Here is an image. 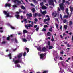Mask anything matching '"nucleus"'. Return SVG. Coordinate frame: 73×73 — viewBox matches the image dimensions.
<instances>
[{"label":"nucleus","instance_id":"nucleus-1","mask_svg":"<svg viewBox=\"0 0 73 73\" xmlns=\"http://www.w3.org/2000/svg\"><path fill=\"white\" fill-rule=\"evenodd\" d=\"M23 56V53H19L16 56H14L13 59V61L14 64H18V63H21V64H23L24 63L22 62L21 59V58Z\"/></svg>","mask_w":73,"mask_h":73},{"label":"nucleus","instance_id":"nucleus-2","mask_svg":"<svg viewBox=\"0 0 73 73\" xmlns=\"http://www.w3.org/2000/svg\"><path fill=\"white\" fill-rule=\"evenodd\" d=\"M35 47H36L37 49L40 52H46V49L45 47H43L42 48V49H41V47H39L38 48H37V46H35Z\"/></svg>","mask_w":73,"mask_h":73},{"label":"nucleus","instance_id":"nucleus-3","mask_svg":"<svg viewBox=\"0 0 73 73\" xmlns=\"http://www.w3.org/2000/svg\"><path fill=\"white\" fill-rule=\"evenodd\" d=\"M40 52H38V54L40 55V59H42V60H44V59H45L46 58V56L45 54H40Z\"/></svg>","mask_w":73,"mask_h":73},{"label":"nucleus","instance_id":"nucleus-4","mask_svg":"<svg viewBox=\"0 0 73 73\" xmlns=\"http://www.w3.org/2000/svg\"><path fill=\"white\" fill-rule=\"evenodd\" d=\"M32 25H31V24H27V25H25V27L27 29H28V27H33V25L34 22L33 21L31 22Z\"/></svg>","mask_w":73,"mask_h":73},{"label":"nucleus","instance_id":"nucleus-5","mask_svg":"<svg viewBox=\"0 0 73 73\" xmlns=\"http://www.w3.org/2000/svg\"><path fill=\"white\" fill-rule=\"evenodd\" d=\"M3 12L5 15H6V17H9V13L8 12V11H4Z\"/></svg>","mask_w":73,"mask_h":73},{"label":"nucleus","instance_id":"nucleus-6","mask_svg":"<svg viewBox=\"0 0 73 73\" xmlns=\"http://www.w3.org/2000/svg\"><path fill=\"white\" fill-rule=\"evenodd\" d=\"M64 4L63 3L59 4L61 10H64Z\"/></svg>","mask_w":73,"mask_h":73},{"label":"nucleus","instance_id":"nucleus-7","mask_svg":"<svg viewBox=\"0 0 73 73\" xmlns=\"http://www.w3.org/2000/svg\"><path fill=\"white\" fill-rule=\"evenodd\" d=\"M49 5H53V7L54 6V4L53 3V0H49Z\"/></svg>","mask_w":73,"mask_h":73},{"label":"nucleus","instance_id":"nucleus-8","mask_svg":"<svg viewBox=\"0 0 73 73\" xmlns=\"http://www.w3.org/2000/svg\"><path fill=\"white\" fill-rule=\"evenodd\" d=\"M13 1L14 3H17L18 4H21V2L19 1H18V0H13Z\"/></svg>","mask_w":73,"mask_h":73},{"label":"nucleus","instance_id":"nucleus-9","mask_svg":"<svg viewBox=\"0 0 73 73\" xmlns=\"http://www.w3.org/2000/svg\"><path fill=\"white\" fill-rule=\"evenodd\" d=\"M40 11L41 13H42V14L43 15H45V14L46 13V11H44L43 12H42L41 10H40Z\"/></svg>","mask_w":73,"mask_h":73},{"label":"nucleus","instance_id":"nucleus-10","mask_svg":"<svg viewBox=\"0 0 73 73\" xmlns=\"http://www.w3.org/2000/svg\"><path fill=\"white\" fill-rule=\"evenodd\" d=\"M70 16H71V14H70L68 16L65 15L64 16L63 18H68H68H70Z\"/></svg>","mask_w":73,"mask_h":73},{"label":"nucleus","instance_id":"nucleus-11","mask_svg":"<svg viewBox=\"0 0 73 73\" xmlns=\"http://www.w3.org/2000/svg\"><path fill=\"white\" fill-rule=\"evenodd\" d=\"M52 16H54V17H55L57 15V13H56V12L54 11V13H52Z\"/></svg>","mask_w":73,"mask_h":73},{"label":"nucleus","instance_id":"nucleus-12","mask_svg":"<svg viewBox=\"0 0 73 73\" xmlns=\"http://www.w3.org/2000/svg\"><path fill=\"white\" fill-rule=\"evenodd\" d=\"M17 48V47H16V48L13 49V48H11L10 50V51L11 52H15Z\"/></svg>","mask_w":73,"mask_h":73},{"label":"nucleus","instance_id":"nucleus-13","mask_svg":"<svg viewBox=\"0 0 73 73\" xmlns=\"http://www.w3.org/2000/svg\"><path fill=\"white\" fill-rule=\"evenodd\" d=\"M31 35H29L27 36V39L29 41L30 40H31Z\"/></svg>","mask_w":73,"mask_h":73},{"label":"nucleus","instance_id":"nucleus-14","mask_svg":"<svg viewBox=\"0 0 73 73\" xmlns=\"http://www.w3.org/2000/svg\"><path fill=\"white\" fill-rule=\"evenodd\" d=\"M60 64H61L62 66H64V64H65V62H59V63H58V64L59 65Z\"/></svg>","mask_w":73,"mask_h":73},{"label":"nucleus","instance_id":"nucleus-15","mask_svg":"<svg viewBox=\"0 0 73 73\" xmlns=\"http://www.w3.org/2000/svg\"><path fill=\"white\" fill-rule=\"evenodd\" d=\"M5 7H9V3H6L4 5Z\"/></svg>","mask_w":73,"mask_h":73},{"label":"nucleus","instance_id":"nucleus-16","mask_svg":"<svg viewBox=\"0 0 73 73\" xmlns=\"http://www.w3.org/2000/svg\"><path fill=\"white\" fill-rule=\"evenodd\" d=\"M26 16H27V17H32V14L31 13H30L29 14H27L26 15Z\"/></svg>","mask_w":73,"mask_h":73},{"label":"nucleus","instance_id":"nucleus-17","mask_svg":"<svg viewBox=\"0 0 73 73\" xmlns=\"http://www.w3.org/2000/svg\"><path fill=\"white\" fill-rule=\"evenodd\" d=\"M56 58H58L59 60H63V59L62 58V57H56Z\"/></svg>","mask_w":73,"mask_h":73},{"label":"nucleus","instance_id":"nucleus-18","mask_svg":"<svg viewBox=\"0 0 73 73\" xmlns=\"http://www.w3.org/2000/svg\"><path fill=\"white\" fill-rule=\"evenodd\" d=\"M46 8H47V7L44 5L42 7V9H46Z\"/></svg>","mask_w":73,"mask_h":73},{"label":"nucleus","instance_id":"nucleus-19","mask_svg":"<svg viewBox=\"0 0 73 73\" xmlns=\"http://www.w3.org/2000/svg\"><path fill=\"white\" fill-rule=\"evenodd\" d=\"M32 1L34 2L35 4H37L38 3L37 1H36V0H32Z\"/></svg>","mask_w":73,"mask_h":73},{"label":"nucleus","instance_id":"nucleus-20","mask_svg":"<svg viewBox=\"0 0 73 73\" xmlns=\"http://www.w3.org/2000/svg\"><path fill=\"white\" fill-rule=\"evenodd\" d=\"M15 17L18 19H20V16L19 15H15Z\"/></svg>","mask_w":73,"mask_h":73},{"label":"nucleus","instance_id":"nucleus-21","mask_svg":"<svg viewBox=\"0 0 73 73\" xmlns=\"http://www.w3.org/2000/svg\"><path fill=\"white\" fill-rule=\"evenodd\" d=\"M50 20V18L48 17V19H45L44 20V22H45V21H49Z\"/></svg>","mask_w":73,"mask_h":73},{"label":"nucleus","instance_id":"nucleus-22","mask_svg":"<svg viewBox=\"0 0 73 73\" xmlns=\"http://www.w3.org/2000/svg\"><path fill=\"white\" fill-rule=\"evenodd\" d=\"M15 67H16V68H21V66H20V65L17 64H16L15 65Z\"/></svg>","mask_w":73,"mask_h":73},{"label":"nucleus","instance_id":"nucleus-23","mask_svg":"<svg viewBox=\"0 0 73 73\" xmlns=\"http://www.w3.org/2000/svg\"><path fill=\"white\" fill-rule=\"evenodd\" d=\"M60 71H59V73H63V72H64V70H62V68H60Z\"/></svg>","mask_w":73,"mask_h":73},{"label":"nucleus","instance_id":"nucleus-24","mask_svg":"<svg viewBox=\"0 0 73 73\" xmlns=\"http://www.w3.org/2000/svg\"><path fill=\"white\" fill-rule=\"evenodd\" d=\"M9 26L10 28H11L12 29H15V28L13 27L10 24L9 25Z\"/></svg>","mask_w":73,"mask_h":73},{"label":"nucleus","instance_id":"nucleus-25","mask_svg":"<svg viewBox=\"0 0 73 73\" xmlns=\"http://www.w3.org/2000/svg\"><path fill=\"white\" fill-rule=\"evenodd\" d=\"M69 11V10L68 9L66 8V13L67 14V15H69V13H68V11Z\"/></svg>","mask_w":73,"mask_h":73},{"label":"nucleus","instance_id":"nucleus-26","mask_svg":"<svg viewBox=\"0 0 73 73\" xmlns=\"http://www.w3.org/2000/svg\"><path fill=\"white\" fill-rule=\"evenodd\" d=\"M47 35L48 36H51V33L50 32H48Z\"/></svg>","mask_w":73,"mask_h":73},{"label":"nucleus","instance_id":"nucleus-27","mask_svg":"<svg viewBox=\"0 0 73 73\" xmlns=\"http://www.w3.org/2000/svg\"><path fill=\"white\" fill-rule=\"evenodd\" d=\"M70 9L71 13H72V11H73V7H72V6H70Z\"/></svg>","mask_w":73,"mask_h":73},{"label":"nucleus","instance_id":"nucleus-28","mask_svg":"<svg viewBox=\"0 0 73 73\" xmlns=\"http://www.w3.org/2000/svg\"><path fill=\"white\" fill-rule=\"evenodd\" d=\"M22 40H23V42H27L28 41V40H26L25 39H22Z\"/></svg>","mask_w":73,"mask_h":73},{"label":"nucleus","instance_id":"nucleus-29","mask_svg":"<svg viewBox=\"0 0 73 73\" xmlns=\"http://www.w3.org/2000/svg\"><path fill=\"white\" fill-rule=\"evenodd\" d=\"M27 32H28V31L25 30H24L23 31V33H27Z\"/></svg>","mask_w":73,"mask_h":73},{"label":"nucleus","instance_id":"nucleus-30","mask_svg":"<svg viewBox=\"0 0 73 73\" xmlns=\"http://www.w3.org/2000/svg\"><path fill=\"white\" fill-rule=\"evenodd\" d=\"M58 13H60V12H61V10H60V9L59 7L58 8Z\"/></svg>","mask_w":73,"mask_h":73},{"label":"nucleus","instance_id":"nucleus-31","mask_svg":"<svg viewBox=\"0 0 73 73\" xmlns=\"http://www.w3.org/2000/svg\"><path fill=\"white\" fill-rule=\"evenodd\" d=\"M21 8L22 9H25V7H24L23 6H21Z\"/></svg>","mask_w":73,"mask_h":73},{"label":"nucleus","instance_id":"nucleus-32","mask_svg":"<svg viewBox=\"0 0 73 73\" xmlns=\"http://www.w3.org/2000/svg\"><path fill=\"white\" fill-rule=\"evenodd\" d=\"M34 17H36L37 16V13H35V14H33Z\"/></svg>","mask_w":73,"mask_h":73},{"label":"nucleus","instance_id":"nucleus-33","mask_svg":"<svg viewBox=\"0 0 73 73\" xmlns=\"http://www.w3.org/2000/svg\"><path fill=\"white\" fill-rule=\"evenodd\" d=\"M7 42L6 41H3L2 42V44H5Z\"/></svg>","mask_w":73,"mask_h":73},{"label":"nucleus","instance_id":"nucleus-34","mask_svg":"<svg viewBox=\"0 0 73 73\" xmlns=\"http://www.w3.org/2000/svg\"><path fill=\"white\" fill-rule=\"evenodd\" d=\"M64 27L65 28V29H67L68 26H67V25H65L64 26Z\"/></svg>","mask_w":73,"mask_h":73},{"label":"nucleus","instance_id":"nucleus-35","mask_svg":"<svg viewBox=\"0 0 73 73\" xmlns=\"http://www.w3.org/2000/svg\"><path fill=\"white\" fill-rule=\"evenodd\" d=\"M53 48V46H49V49H52Z\"/></svg>","mask_w":73,"mask_h":73},{"label":"nucleus","instance_id":"nucleus-36","mask_svg":"<svg viewBox=\"0 0 73 73\" xmlns=\"http://www.w3.org/2000/svg\"><path fill=\"white\" fill-rule=\"evenodd\" d=\"M52 28H54V27H51L49 29V31H50V32H52Z\"/></svg>","mask_w":73,"mask_h":73},{"label":"nucleus","instance_id":"nucleus-37","mask_svg":"<svg viewBox=\"0 0 73 73\" xmlns=\"http://www.w3.org/2000/svg\"><path fill=\"white\" fill-rule=\"evenodd\" d=\"M14 40L16 43H18V42L17 41V39H16V38H15L14 39Z\"/></svg>","mask_w":73,"mask_h":73},{"label":"nucleus","instance_id":"nucleus-38","mask_svg":"<svg viewBox=\"0 0 73 73\" xmlns=\"http://www.w3.org/2000/svg\"><path fill=\"white\" fill-rule=\"evenodd\" d=\"M25 49L27 50V53H28L29 52V50L27 48H25Z\"/></svg>","mask_w":73,"mask_h":73},{"label":"nucleus","instance_id":"nucleus-39","mask_svg":"<svg viewBox=\"0 0 73 73\" xmlns=\"http://www.w3.org/2000/svg\"><path fill=\"white\" fill-rule=\"evenodd\" d=\"M40 5L42 7L44 6V3H43V2H42L40 3Z\"/></svg>","mask_w":73,"mask_h":73},{"label":"nucleus","instance_id":"nucleus-40","mask_svg":"<svg viewBox=\"0 0 73 73\" xmlns=\"http://www.w3.org/2000/svg\"><path fill=\"white\" fill-rule=\"evenodd\" d=\"M9 58L11 60L12 59V56L11 55V53L9 54Z\"/></svg>","mask_w":73,"mask_h":73},{"label":"nucleus","instance_id":"nucleus-41","mask_svg":"<svg viewBox=\"0 0 73 73\" xmlns=\"http://www.w3.org/2000/svg\"><path fill=\"white\" fill-rule=\"evenodd\" d=\"M32 11L33 12H34L35 11V8H33L32 9Z\"/></svg>","mask_w":73,"mask_h":73},{"label":"nucleus","instance_id":"nucleus-42","mask_svg":"<svg viewBox=\"0 0 73 73\" xmlns=\"http://www.w3.org/2000/svg\"><path fill=\"white\" fill-rule=\"evenodd\" d=\"M46 31V29L43 28L42 29V31L45 32Z\"/></svg>","mask_w":73,"mask_h":73},{"label":"nucleus","instance_id":"nucleus-43","mask_svg":"<svg viewBox=\"0 0 73 73\" xmlns=\"http://www.w3.org/2000/svg\"><path fill=\"white\" fill-rule=\"evenodd\" d=\"M23 55V56H24V57H25V56H26V52H25L24 53Z\"/></svg>","mask_w":73,"mask_h":73},{"label":"nucleus","instance_id":"nucleus-44","mask_svg":"<svg viewBox=\"0 0 73 73\" xmlns=\"http://www.w3.org/2000/svg\"><path fill=\"white\" fill-rule=\"evenodd\" d=\"M24 21H25V24H26L27 23V19H24Z\"/></svg>","mask_w":73,"mask_h":73},{"label":"nucleus","instance_id":"nucleus-45","mask_svg":"<svg viewBox=\"0 0 73 73\" xmlns=\"http://www.w3.org/2000/svg\"><path fill=\"white\" fill-rule=\"evenodd\" d=\"M52 39H51V40L52 41H54V38H53V36H52Z\"/></svg>","mask_w":73,"mask_h":73},{"label":"nucleus","instance_id":"nucleus-46","mask_svg":"<svg viewBox=\"0 0 73 73\" xmlns=\"http://www.w3.org/2000/svg\"><path fill=\"white\" fill-rule=\"evenodd\" d=\"M72 21H70L69 23V25H72Z\"/></svg>","mask_w":73,"mask_h":73},{"label":"nucleus","instance_id":"nucleus-47","mask_svg":"<svg viewBox=\"0 0 73 73\" xmlns=\"http://www.w3.org/2000/svg\"><path fill=\"white\" fill-rule=\"evenodd\" d=\"M56 25L57 29H58V25L56 23Z\"/></svg>","mask_w":73,"mask_h":73},{"label":"nucleus","instance_id":"nucleus-48","mask_svg":"<svg viewBox=\"0 0 73 73\" xmlns=\"http://www.w3.org/2000/svg\"><path fill=\"white\" fill-rule=\"evenodd\" d=\"M60 18L61 19V20H62V15H61V14L60 15Z\"/></svg>","mask_w":73,"mask_h":73},{"label":"nucleus","instance_id":"nucleus-49","mask_svg":"<svg viewBox=\"0 0 73 73\" xmlns=\"http://www.w3.org/2000/svg\"><path fill=\"white\" fill-rule=\"evenodd\" d=\"M13 8H16L17 7V6L15 5H13Z\"/></svg>","mask_w":73,"mask_h":73},{"label":"nucleus","instance_id":"nucleus-50","mask_svg":"<svg viewBox=\"0 0 73 73\" xmlns=\"http://www.w3.org/2000/svg\"><path fill=\"white\" fill-rule=\"evenodd\" d=\"M72 46V45H69V44H67V46L68 47H70V46Z\"/></svg>","mask_w":73,"mask_h":73},{"label":"nucleus","instance_id":"nucleus-51","mask_svg":"<svg viewBox=\"0 0 73 73\" xmlns=\"http://www.w3.org/2000/svg\"><path fill=\"white\" fill-rule=\"evenodd\" d=\"M7 40H9V36H8V37L7 38Z\"/></svg>","mask_w":73,"mask_h":73},{"label":"nucleus","instance_id":"nucleus-52","mask_svg":"<svg viewBox=\"0 0 73 73\" xmlns=\"http://www.w3.org/2000/svg\"><path fill=\"white\" fill-rule=\"evenodd\" d=\"M66 19H64V21H63V22L64 23H66Z\"/></svg>","mask_w":73,"mask_h":73},{"label":"nucleus","instance_id":"nucleus-53","mask_svg":"<svg viewBox=\"0 0 73 73\" xmlns=\"http://www.w3.org/2000/svg\"><path fill=\"white\" fill-rule=\"evenodd\" d=\"M22 34V32H19L18 33V35H21V34Z\"/></svg>","mask_w":73,"mask_h":73},{"label":"nucleus","instance_id":"nucleus-54","mask_svg":"<svg viewBox=\"0 0 73 73\" xmlns=\"http://www.w3.org/2000/svg\"><path fill=\"white\" fill-rule=\"evenodd\" d=\"M60 37H61V38L62 39H63V36H62V35H60Z\"/></svg>","mask_w":73,"mask_h":73},{"label":"nucleus","instance_id":"nucleus-55","mask_svg":"<svg viewBox=\"0 0 73 73\" xmlns=\"http://www.w3.org/2000/svg\"><path fill=\"white\" fill-rule=\"evenodd\" d=\"M37 19L35 18V21H36V22H37Z\"/></svg>","mask_w":73,"mask_h":73},{"label":"nucleus","instance_id":"nucleus-56","mask_svg":"<svg viewBox=\"0 0 73 73\" xmlns=\"http://www.w3.org/2000/svg\"><path fill=\"white\" fill-rule=\"evenodd\" d=\"M47 27H48V26L46 25H45L44 26V28H46Z\"/></svg>","mask_w":73,"mask_h":73},{"label":"nucleus","instance_id":"nucleus-57","mask_svg":"<svg viewBox=\"0 0 73 73\" xmlns=\"http://www.w3.org/2000/svg\"><path fill=\"white\" fill-rule=\"evenodd\" d=\"M19 13H20V12H16V15H18V14H19Z\"/></svg>","mask_w":73,"mask_h":73},{"label":"nucleus","instance_id":"nucleus-58","mask_svg":"<svg viewBox=\"0 0 73 73\" xmlns=\"http://www.w3.org/2000/svg\"><path fill=\"white\" fill-rule=\"evenodd\" d=\"M38 29H39V27H37L36 29V30L38 31Z\"/></svg>","mask_w":73,"mask_h":73},{"label":"nucleus","instance_id":"nucleus-59","mask_svg":"<svg viewBox=\"0 0 73 73\" xmlns=\"http://www.w3.org/2000/svg\"><path fill=\"white\" fill-rule=\"evenodd\" d=\"M31 6H33V7H35V5H33V4H32V3L31 4Z\"/></svg>","mask_w":73,"mask_h":73},{"label":"nucleus","instance_id":"nucleus-60","mask_svg":"<svg viewBox=\"0 0 73 73\" xmlns=\"http://www.w3.org/2000/svg\"><path fill=\"white\" fill-rule=\"evenodd\" d=\"M37 27V25H35L34 26V28H36Z\"/></svg>","mask_w":73,"mask_h":73},{"label":"nucleus","instance_id":"nucleus-61","mask_svg":"<svg viewBox=\"0 0 73 73\" xmlns=\"http://www.w3.org/2000/svg\"><path fill=\"white\" fill-rule=\"evenodd\" d=\"M72 42H73V35L72 36Z\"/></svg>","mask_w":73,"mask_h":73},{"label":"nucleus","instance_id":"nucleus-62","mask_svg":"<svg viewBox=\"0 0 73 73\" xmlns=\"http://www.w3.org/2000/svg\"><path fill=\"white\" fill-rule=\"evenodd\" d=\"M48 44L49 45V46H50V41H48Z\"/></svg>","mask_w":73,"mask_h":73},{"label":"nucleus","instance_id":"nucleus-63","mask_svg":"<svg viewBox=\"0 0 73 73\" xmlns=\"http://www.w3.org/2000/svg\"><path fill=\"white\" fill-rule=\"evenodd\" d=\"M7 57H9V54L8 55H7L6 56Z\"/></svg>","mask_w":73,"mask_h":73},{"label":"nucleus","instance_id":"nucleus-64","mask_svg":"<svg viewBox=\"0 0 73 73\" xmlns=\"http://www.w3.org/2000/svg\"><path fill=\"white\" fill-rule=\"evenodd\" d=\"M27 22L28 23H31V21H29V20H28L27 21Z\"/></svg>","mask_w":73,"mask_h":73}]
</instances>
